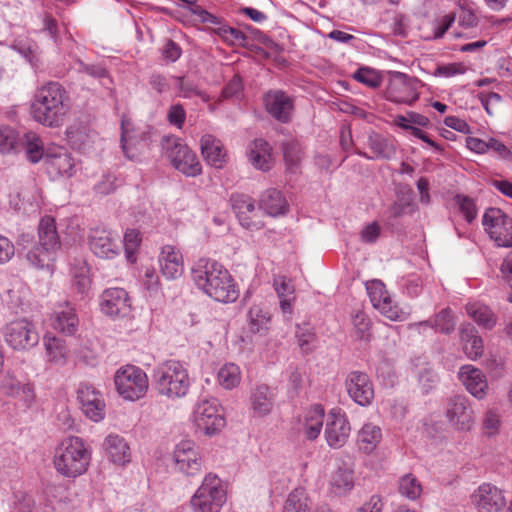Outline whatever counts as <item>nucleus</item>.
Returning a JSON list of instances; mask_svg holds the SVG:
<instances>
[{
	"label": "nucleus",
	"mask_w": 512,
	"mask_h": 512,
	"mask_svg": "<svg viewBox=\"0 0 512 512\" xmlns=\"http://www.w3.org/2000/svg\"><path fill=\"white\" fill-rule=\"evenodd\" d=\"M71 109L67 90L56 81L39 86L30 105L32 118L47 127H59Z\"/></svg>",
	"instance_id": "obj_1"
},
{
	"label": "nucleus",
	"mask_w": 512,
	"mask_h": 512,
	"mask_svg": "<svg viewBox=\"0 0 512 512\" xmlns=\"http://www.w3.org/2000/svg\"><path fill=\"white\" fill-rule=\"evenodd\" d=\"M191 275L195 285L216 301L234 302L239 296L228 270L213 259H199L192 267Z\"/></svg>",
	"instance_id": "obj_2"
},
{
	"label": "nucleus",
	"mask_w": 512,
	"mask_h": 512,
	"mask_svg": "<svg viewBox=\"0 0 512 512\" xmlns=\"http://www.w3.org/2000/svg\"><path fill=\"white\" fill-rule=\"evenodd\" d=\"M90 461V449L83 439L76 436L63 439L56 447L53 457L56 471L68 478H76L84 474Z\"/></svg>",
	"instance_id": "obj_3"
},
{
	"label": "nucleus",
	"mask_w": 512,
	"mask_h": 512,
	"mask_svg": "<svg viewBox=\"0 0 512 512\" xmlns=\"http://www.w3.org/2000/svg\"><path fill=\"white\" fill-rule=\"evenodd\" d=\"M154 383L159 394L171 399L185 396L190 387L187 369L175 360L165 361L157 367Z\"/></svg>",
	"instance_id": "obj_4"
},
{
	"label": "nucleus",
	"mask_w": 512,
	"mask_h": 512,
	"mask_svg": "<svg viewBox=\"0 0 512 512\" xmlns=\"http://www.w3.org/2000/svg\"><path fill=\"white\" fill-rule=\"evenodd\" d=\"M227 500V488L214 473H207L191 498L194 512H220Z\"/></svg>",
	"instance_id": "obj_5"
},
{
	"label": "nucleus",
	"mask_w": 512,
	"mask_h": 512,
	"mask_svg": "<svg viewBox=\"0 0 512 512\" xmlns=\"http://www.w3.org/2000/svg\"><path fill=\"white\" fill-rule=\"evenodd\" d=\"M114 383L118 394L130 401L143 398L149 387L147 374L134 365L119 368L115 373Z\"/></svg>",
	"instance_id": "obj_6"
},
{
	"label": "nucleus",
	"mask_w": 512,
	"mask_h": 512,
	"mask_svg": "<svg viewBox=\"0 0 512 512\" xmlns=\"http://www.w3.org/2000/svg\"><path fill=\"white\" fill-rule=\"evenodd\" d=\"M164 149L172 165L186 176L194 177L201 173L202 167L196 154L179 138H167Z\"/></svg>",
	"instance_id": "obj_7"
},
{
	"label": "nucleus",
	"mask_w": 512,
	"mask_h": 512,
	"mask_svg": "<svg viewBox=\"0 0 512 512\" xmlns=\"http://www.w3.org/2000/svg\"><path fill=\"white\" fill-rule=\"evenodd\" d=\"M194 423L206 435L220 432L226 425L223 408L217 399L200 401L194 410Z\"/></svg>",
	"instance_id": "obj_8"
},
{
	"label": "nucleus",
	"mask_w": 512,
	"mask_h": 512,
	"mask_svg": "<svg viewBox=\"0 0 512 512\" xmlns=\"http://www.w3.org/2000/svg\"><path fill=\"white\" fill-rule=\"evenodd\" d=\"M482 224L490 238L499 247H512V217L498 208H489Z\"/></svg>",
	"instance_id": "obj_9"
},
{
	"label": "nucleus",
	"mask_w": 512,
	"mask_h": 512,
	"mask_svg": "<svg viewBox=\"0 0 512 512\" xmlns=\"http://www.w3.org/2000/svg\"><path fill=\"white\" fill-rule=\"evenodd\" d=\"M420 82L404 73H394L388 82L386 99L397 103L412 105L419 98Z\"/></svg>",
	"instance_id": "obj_10"
},
{
	"label": "nucleus",
	"mask_w": 512,
	"mask_h": 512,
	"mask_svg": "<svg viewBox=\"0 0 512 512\" xmlns=\"http://www.w3.org/2000/svg\"><path fill=\"white\" fill-rule=\"evenodd\" d=\"M366 290L371 303L383 316L392 321H402L405 313L393 303V300L386 290L385 284L380 280H371L366 283Z\"/></svg>",
	"instance_id": "obj_11"
},
{
	"label": "nucleus",
	"mask_w": 512,
	"mask_h": 512,
	"mask_svg": "<svg viewBox=\"0 0 512 512\" xmlns=\"http://www.w3.org/2000/svg\"><path fill=\"white\" fill-rule=\"evenodd\" d=\"M470 501L478 512H502L507 505L503 491L490 483H483L475 489Z\"/></svg>",
	"instance_id": "obj_12"
},
{
	"label": "nucleus",
	"mask_w": 512,
	"mask_h": 512,
	"mask_svg": "<svg viewBox=\"0 0 512 512\" xmlns=\"http://www.w3.org/2000/svg\"><path fill=\"white\" fill-rule=\"evenodd\" d=\"M5 340L14 349H28L38 343L39 335L32 322L19 319L6 325Z\"/></svg>",
	"instance_id": "obj_13"
},
{
	"label": "nucleus",
	"mask_w": 512,
	"mask_h": 512,
	"mask_svg": "<svg viewBox=\"0 0 512 512\" xmlns=\"http://www.w3.org/2000/svg\"><path fill=\"white\" fill-rule=\"evenodd\" d=\"M173 459L176 469L187 476H195L202 470L200 451L191 440H183L176 445Z\"/></svg>",
	"instance_id": "obj_14"
},
{
	"label": "nucleus",
	"mask_w": 512,
	"mask_h": 512,
	"mask_svg": "<svg viewBox=\"0 0 512 512\" xmlns=\"http://www.w3.org/2000/svg\"><path fill=\"white\" fill-rule=\"evenodd\" d=\"M351 426L348 418L340 408L329 411L326 420L325 438L331 448L343 447L349 439Z\"/></svg>",
	"instance_id": "obj_15"
},
{
	"label": "nucleus",
	"mask_w": 512,
	"mask_h": 512,
	"mask_svg": "<svg viewBox=\"0 0 512 512\" xmlns=\"http://www.w3.org/2000/svg\"><path fill=\"white\" fill-rule=\"evenodd\" d=\"M231 202L232 208L243 227L250 230H258L263 227L264 223L255 207L253 198L245 194H234L231 197Z\"/></svg>",
	"instance_id": "obj_16"
},
{
	"label": "nucleus",
	"mask_w": 512,
	"mask_h": 512,
	"mask_svg": "<svg viewBox=\"0 0 512 512\" xmlns=\"http://www.w3.org/2000/svg\"><path fill=\"white\" fill-rule=\"evenodd\" d=\"M77 398L83 413L92 421L99 422L105 416V402L102 394L89 384H81Z\"/></svg>",
	"instance_id": "obj_17"
},
{
	"label": "nucleus",
	"mask_w": 512,
	"mask_h": 512,
	"mask_svg": "<svg viewBox=\"0 0 512 512\" xmlns=\"http://www.w3.org/2000/svg\"><path fill=\"white\" fill-rule=\"evenodd\" d=\"M348 395L359 405L367 406L374 398V388L369 376L361 371H352L345 381Z\"/></svg>",
	"instance_id": "obj_18"
},
{
	"label": "nucleus",
	"mask_w": 512,
	"mask_h": 512,
	"mask_svg": "<svg viewBox=\"0 0 512 512\" xmlns=\"http://www.w3.org/2000/svg\"><path fill=\"white\" fill-rule=\"evenodd\" d=\"M100 305L109 316H125L131 309L128 293L122 288L106 289L101 295Z\"/></svg>",
	"instance_id": "obj_19"
},
{
	"label": "nucleus",
	"mask_w": 512,
	"mask_h": 512,
	"mask_svg": "<svg viewBox=\"0 0 512 512\" xmlns=\"http://www.w3.org/2000/svg\"><path fill=\"white\" fill-rule=\"evenodd\" d=\"M324 416L325 410L322 405L311 406L299 419L298 433L306 440H315L322 431Z\"/></svg>",
	"instance_id": "obj_20"
},
{
	"label": "nucleus",
	"mask_w": 512,
	"mask_h": 512,
	"mask_svg": "<svg viewBox=\"0 0 512 512\" xmlns=\"http://www.w3.org/2000/svg\"><path fill=\"white\" fill-rule=\"evenodd\" d=\"M90 268L86 262H81L73 267L70 298L74 303L84 302L90 298L91 293Z\"/></svg>",
	"instance_id": "obj_21"
},
{
	"label": "nucleus",
	"mask_w": 512,
	"mask_h": 512,
	"mask_svg": "<svg viewBox=\"0 0 512 512\" xmlns=\"http://www.w3.org/2000/svg\"><path fill=\"white\" fill-rule=\"evenodd\" d=\"M51 327L66 335H73L78 329L79 318L75 308L66 302L65 305H59L50 315Z\"/></svg>",
	"instance_id": "obj_22"
},
{
	"label": "nucleus",
	"mask_w": 512,
	"mask_h": 512,
	"mask_svg": "<svg viewBox=\"0 0 512 512\" xmlns=\"http://www.w3.org/2000/svg\"><path fill=\"white\" fill-rule=\"evenodd\" d=\"M459 379L467 391L478 399H483L488 390V382L485 374L473 365H464L458 373Z\"/></svg>",
	"instance_id": "obj_23"
},
{
	"label": "nucleus",
	"mask_w": 512,
	"mask_h": 512,
	"mask_svg": "<svg viewBox=\"0 0 512 512\" xmlns=\"http://www.w3.org/2000/svg\"><path fill=\"white\" fill-rule=\"evenodd\" d=\"M159 265L162 274L168 279L180 277L184 269L183 256L180 250L173 245L162 247L159 255Z\"/></svg>",
	"instance_id": "obj_24"
},
{
	"label": "nucleus",
	"mask_w": 512,
	"mask_h": 512,
	"mask_svg": "<svg viewBox=\"0 0 512 512\" xmlns=\"http://www.w3.org/2000/svg\"><path fill=\"white\" fill-rule=\"evenodd\" d=\"M447 417L461 430H470L473 424V412L468 400L463 396L451 398L447 406Z\"/></svg>",
	"instance_id": "obj_25"
},
{
	"label": "nucleus",
	"mask_w": 512,
	"mask_h": 512,
	"mask_svg": "<svg viewBox=\"0 0 512 512\" xmlns=\"http://www.w3.org/2000/svg\"><path fill=\"white\" fill-rule=\"evenodd\" d=\"M88 243L92 252L101 258H111L118 251L117 244L105 229H92L88 237Z\"/></svg>",
	"instance_id": "obj_26"
},
{
	"label": "nucleus",
	"mask_w": 512,
	"mask_h": 512,
	"mask_svg": "<svg viewBox=\"0 0 512 512\" xmlns=\"http://www.w3.org/2000/svg\"><path fill=\"white\" fill-rule=\"evenodd\" d=\"M267 111L277 120L287 122L293 109L292 99L284 92H268L264 97Z\"/></svg>",
	"instance_id": "obj_27"
},
{
	"label": "nucleus",
	"mask_w": 512,
	"mask_h": 512,
	"mask_svg": "<svg viewBox=\"0 0 512 512\" xmlns=\"http://www.w3.org/2000/svg\"><path fill=\"white\" fill-rule=\"evenodd\" d=\"M201 153L207 163L216 168H222L227 161V153L223 144L210 134L201 138Z\"/></svg>",
	"instance_id": "obj_28"
},
{
	"label": "nucleus",
	"mask_w": 512,
	"mask_h": 512,
	"mask_svg": "<svg viewBox=\"0 0 512 512\" xmlns=\"http://www.w3.org/2000/svg\"><path fill=\"white\" fill-rule=\"evenodd\" d=\"M46 359L49 363L57 366L66 364L69 357V350L63 339L46 333L43 338Z\"/></svg>",
	"instance_id": "obj_29"
},
{
	"label": "nucleus",
	"mask_w": 512,
	"mask_h": 512,
	"mask_svg": "<svg viewBox=\"0 0 512 512\" xmlns=\"http://www.w3.org/2000/svg\"><path fill=\"white\" fill-rule=\"evenodd\" d=\"M103 446L113 463L125 465L130 462V448L123 437L110 434L106 437Z\"/></svg>",
	"instance_id": "obj_30"
},
{
	"label": "nucleus",
	"mask_w": 512,
	"mask_h": 512,
	"mask_svg": "<svg viewBox=\"0 0 512 512\" xmlns=\"http://www.w3.org/2000/svg\"><path fill=\"white\" fill-rule=\"evenodd\" d=\"M39 245L58 251L61 248L55 219L49 215L41 218L38 226Z\"/></svg>",
	"instance_id": "obj_31"
},
{
	"label": "nucleus",
	"mask_w": 512,
	"mask_h": 512,
	"mask_svg": "<svg viewBox=\"0 0 512 512\" xmlns=\"http://www.w3.org/2000/svg\"><path fill=\"white\" fill-rule=\"evenodd\" d=\"M382 441V430L373 423H366L358 431L357 446L365 454H371Z\"/></svg>",
	"instance_id": "obj_32"
},
{
	"label": "nucleus",
	"mask_w": 512,
	"mask_h": 512,
	"mask_svg": "<svg viewBox=\"0 0 512 512\" xmlns=\"http://www.w3.org/2000/svg\"><path fill=\"white\" fill-rule=\"evenodd\" d=\"M250 401L254 414L265 416L272 411L274 395L267 385L262 384L252 390Z\"/></svg>",
	"instance_id": "obj_33"
},
{
	"label": "nucleus",
	"mask_w": 512,
	"mask_h": 512,
	"mask_svg": "<svg viewBox=\"0 0 512 512\" xmlns=\"http://www.w3.org/2000/svg\"><path fill=\"white\" fill-rule=\"evenodd\" d=\"M249 160L255 168L269 170L273 163L269 144L263 139H256L250 147Z\"/></svg>",
	"instance_id": "obj_34"
},
{
	"label": "nucleus",
	"mask_w": 512,
	"mask_h": 512,
	"mask_svg": "<svg viewBox=\"0 0 512 512\" xmlns=\"http://www.w3.org/2000/svg\"><path fill=\"white\" fill-rule=\"evenodd\" d=\"M271 326V314L261 305H253L247 314V327L253 334H265Z\"/></svg>",
	"instance_id": "obj_35"
},
{
	"label": "nucleus",
	"mask_w": 512,
	"mask_h": 512,
	"mask_svg": "<svg viewBox=\"0 0 512 512\" xmlns=\"http://www.w3.org/2000/svg\"><path fill=\"white\" fill-rule=\"evenodd\" d=\"M354 487V471L347 467H339L332 472L329 480L330 492L335 495H344Z\"/></svg>",
	"instance_id": "obj_36"
},
{
	"label": "nucleus",
	"mask_w": 512,
	"mask_h": 512,
	"mask_svg": "<svg viewBox=\"0 0 512 512\" xmlns=\"http://www.w3.org/2000/svg\"><path fill=\"white\" fill-rule=\"evenodd\" d=\"M260 208L270 216H278L287 212L288 203L280 191L269 189L260 199Z\"/></svg>",
	"instance_id": "obj_37"
},
{
	"label": "nucleus",
	"mask_w": 512,
	"mask_h": 512,
	"mask_svg": "<svg viewBox=\"0 0 512 512\" xmlns=\"http://www.w3.org/2000/svg\"><path fill=\"white\" fill-rule=\"evenodd\" d=\"M461 339L464 342L463 350L468 358L475 360L483 354V340L476 334L475 328L471 325L461 330Z\"/></svg>",
	"instance_id": "obj_38"
},
{
	"label": "nucleus",
	"mask_w": 512,
	"mask_h": 512,
	"mask_svg": "<svg viewBox=\"0 0 512 512\" xmlns=\"http://www.w3.org/2000/svg\"><path fill=\"white\" fill-rule=\"evenodd\" d=\"M56 253V251L38 244L27 253L26 258L36 268H47L53 271Z\"/></svg>",
	"instance_id": "obj_39"
},
{
	"label": "nucleus",
	"mask_w": 512,
	"mask_h": 512,
	"mask_svg": "<svg viewBox=\"0 0 512 512\" xmlns=\"http://www.w3.org/2000/svg\"><path fill=\"white\" fill-rule=\"evenodd\" d=\"M467 314L480 326L492 329L496 324V316L491 309L482 303L474 302L466 305Z\"/></svg>",
	"instance_id": "obj_40"
},
{
	"label": "nucleus",
	"mask_w": 512,
	"mask_h": 512,
	"mask_svg": "<svg viewBox=\"0 0 512 512\" xmlns=\"http://www.w3.org/2000/svg\"><path fill=\"white\" fill-rule=\"evenodd\" d=\"M368 147L371 155H363L369 159L390 158L395 153L393 144L377 133L369 136Z\"/></svg>",
	"instance_id": "obj_41"
},
{
	"label": "nucleus",
	"mask_w": 512,
	"mask_h": 512,
	"mask_svg": "<svg viewBox=\"0 0 512 512\" xmlns=\"http://www.w3.org/2000/svg\"><path fill=\"white\" fill-rule=\"evenodd\" d=\"M283 512H311L310 499L303 488H296L288 495Z\"/></svg>",
	"instance_id": "obj_42"
},
{
	"label": "nucleus",
	"mask_w": 512,
	"mask_h": 512,
	"mask_svg": "<svg viewBox=\"0 0 512 512\" xmlns=\"http://www.w3.org/2000/svg\"><path fill=\"white\" fill-rule=\"evenodd\" d=\"M22 148H25L27 158L32 163L39 162L43 157L44 144L35 132H28L22 136Z\"/></svg>",
	"instance_id": "obj_43"
},
{
	"label": "nucleus",
	"mask_w": 512,
	"mask_h": 512,
	"mask_svg": "<svg viewBox=\"0 0 512 512\" xmlns=\"http://www.w3.org/2000/svg\"><path fill=\"white\" fill-rule=\"evenodd\" d=\"M22 148V137L8 126L0 127V152L3 154L18 152Z\"/></svg>",
	"instance_id": "obj_44"
},
{
	"label": "nucleus",
	"mask_w": 512,
	"mask_h": 512,
	"mask_svg": "<svg viewBox=\"0 0 512 512\" xmlns=\"http://www.w3.org/2000/svg\"><path fill=\"white\" fill-rule=\"evenodd\" d=\"M217 381L225 389H233L241 382V370L234 363L224 364L217 373Z\"/></svg>",
	"instance_id": "obj_45"
},
{
	"label": "nucleus",
	"mask_w": 512,
	"mask_h": 512,
	"mask_svg": "<svg viewBox=\"0 0 512 512\" xmlns=\"http://www.w3.org/2000/svg\"><path fill=\"white\" fill-rule=\"evenodd\" d=\"M398 491L408 499L415 500L422 494V485L413 474H406L399 480Z\"/></svg>",
	"instance_id": "obj_46"
},
{
	"label": "nucleus",
	"mask_w": 512,
	"mask_h": 512,
	"mask_svg": "<svg viewBox=\"0 0 512 512\" xmlns=\"http://www.w3.org/2000/svg\"><path fill=\"white\" fill-rule=\"evenodd\" d=\"M50 169L61 176L70 177L74 170V160L67 152L54 155L49 161Z\"/></svg>",
	"instance_id": "obj_47"
},
{
	"label": "nucleus",
	"mask_w": 512,
	"mask_h": 512,
	"mask_svg": "<svg viewBox=\"0 0 512 512\" xmlns=\"http://www.w3.org/2000/svg\"><path fill=\"white\" fill-rule=\"evenodd\" d=\"M354 336L357 340L369 342L371 340V321L364 312H357L353 316Z\"/></svg>",
	"instance_id": "obj_48"
},
{
	"label": "nucleus",
	"mask_w": 512,
	"mask_h": 512,
	"mask_svg": "<svg viewBox=\"0 0 512 512\" xmlns=\"http://www.w3.org/2000/svg\"><path fill=\"white\" fill-rule=\"evenodd\" d=\"M191 13L197 17V20L206 25L205 29L217 35V28L224 27L223 19L211 14L203 7L191 8Z\"/></svg>",
	"instance_id": "obj_49"
},
{
	"label": "nucleus",
	"mask_w": 512,
	"mask_h": 512,
	"mask_svg": "<svg viewBox=\"0 0 512 512\" xmlns=\"http://www.w3.org/2000/svg\"><path fill=\"white\" fill-rule=\"evenodd\" d=\"M283 153L287 168L294 172L303 157V150L297 141H290L284 144Z\"/></svg>",
	"instance_id": "obj_50"
},
{
	"label": "nucleus",
	"mask_w": 512,
	"mask_h": 512,
	"mask_svg": "<svg viewBox=\"0 0 512 512\" xmlns=\"http://www.w3.org/2000/svg\"><path fill=\"white\" fill-rule=\"evenodd\" d=\"M130 121L123 118L121 121V146L127 158L134 160L139 156V149L136 147L135 140L129 135Z\"/></svg>",
	"instance_id": "obj_51"
},
{
	"label": "nucleus",
	"mask_w": 512,
	"mask_h": 512,
	"mask_svg": "<svg viewBox=\"0 0 512 512\" xmlns=\"http://www.w3.org/2000/svg\"><path fill=\"white\" fill-rule=\"evenodd\" d=\"M217 36L230 46H244L247 40L246 35L242 31L227 24L224 27L217 28Z\"/></svg>",
	"instance_id": "obj_52"
},
{
	"label": "nucleus",
	"mask_w": 512,
	"mask_h": 512,
	"mask_svg": "<svg viewBox=\"0 0 512 512\" xmlns=\"http://www.w3.org/2000/svg\"><path fill=\"white\" fill-rule=\"evenodd\" d=\"M141 234L136 229H127L124 235V249L126 258L130 263H134L137 259L136 252L141 244Z\"/></svg>",
	"instance_id": "obj_53"
},
{
	"label": "nucleus",
	"mask_w": 512,
	"mask_h": 512,
	"mask_svg": "<svg viewBox=\"0 0 512 512\" xmlns=\"http://www.w3.org/2000/svg\"><path fill=\"white\" fill-rule=\"evenodd\" d=\"M431 327L441 333L449 334L454 330L455 321L452 311L449 308L441 310L435 317Z\"/></svg>",
	"instance_id": "obj_54"
},
{
	"label": "nucleus",
	"mask_w": 512,
	"mask_h": 512,
	"mask_svg": "<svg viewBox=\"0 0 512 512\" xmlns=\"http://www.w3.org/2000/svg\"><path fill=\"white\" fill-rule=\"evenodd\" d=\"M459 211L468 223H472L477 217V207L475 201L465 195L458 194L454 197Z\"/></svg>",
	"instance_id": "obj_55"
},
{
	"label": "nucleus",
	"mask_w": 512,
	"mask_h": 512,
	"mask_svg": "<svg viewBox=\"0 0 512 512\" xmlns=\"http://www.w3.org/2000/svg\"><path fill=\"white\" fill-rule=\"evenodd\" d=\"M353 78L370 87V88H377L381 85L382 77L378 72H376L374 69H371L369 67H361L359 68L354 74Z\"/></svg>",
	"instance_id": "obj_56"
},
{
	"label": "nucleus",
	"mask_w": 512,
	"mask_h": 512,
	"mask_svg": "<svg viewBox=\"0 0 512 512\" xmlns=\"http://www.w3.org/2000/svg\"><path fill=\"white\" fill-rule=\"evenodd\" d=\"M142 285L149 295H157L160 291V278L153 267H146L142 276Z\"/></svg>",
	"instance_id": "obj_57"
},
{
	"label": "nucleus",
	"mask_w": 512,
	"mask_h": 512,
	"mask_svg": "<svg viewBox=\"0 0 512 512\" xmlns=\"http://www.w3.org/2000/svg\"><path fill=\"white\" fill-rule=\"evenodd\" d=\"M297 338L299 346L304 353L312 351V344L316 341V334L312 328L307 325L303 327L298 326Z\"/></svg>",
	"instance_id": "obj_58"
},
{
	"label": "nucleus",
	"mask_w": 512,
	"mask_h": 512,
	"mask_svg": "<svg viewBox=\"0 0 512 512\" xmlns=\"http://www.w3.org/2000/svg\"><path fill=\"white\" fill-rule=\"evenodd\" d=\"M68 141L78 148L85 144L88 134L84 126H70L66 131Z\"/></svg>",
	"instance_id": "obj_59"
},
{
	"label": "nucleus",
	"mask_w": 512,
	"mask_h": 512,
	"mask_svg": "<svg viewBox=\"0 0 512 512\" xmlns=\"http://www.w3.org/2000/svg\"><path fill=\"white\" fill-rule=\"evenodd\" d=\"M500 425L501 422L499 414L494 410L487 411L483 419V429L485 433L489 436L497 434Z\"/></svg>",
	"instance_id": "obj_60"
},
{
	"label": "nucleus",
	"mask_w": 512,
	"mask_h": 512,
	"mask_svg": "<svg viewBox=\"0 0 512 512\" xmlns=\"http://www.w3.org/2000/svg\"><path fill=\"white\" fill-rule=\"evenodd\" d=\"M167 117L170 124L182 128L186 119L185 109L181 104H174L169 108Z\"/></svg>",
	"instance_id": "obj_61"
},
{
	"label": "nucleus",
	"mask_w": 512,
	"mask_h": 512,
	"mask_svg": "<svg viewBox=\"0 0 512 512\" xmlns=\"http://www.w3.org/2000/svg\"><path fill=\"white\" fill-rule=\"evenodd\" d=\"M467 68L463 63H448L440 65L436 69V74L444 77H452L455 75L464 74Z\"/></svg>",
	"instance_id": "obj_62"
},
{
	"label": "nucleus",
	"mask_w": 512,
	"mask_h": 512,
	"mask_svg": "<svg viewBox=\"0 0 512 512\" xmlns=\"http://www.w3.org/2000/svg\"><path fill=\"white\" fill-rule=\"evenodd\" d=\"M24 383L18 381L14 376L7 375L3 378L0 389L7 396L14 397Z\"/></svg>",
	"instance_id": "obj_63"
},
{
	"label": "nucleus",
	"mask_w": 512,
	"mask_h": 512,
	"mask_svg": "<svg viewBox=\"0 0 512 512\" xmlns=\"http://www.w3.org/2000/svg\"><path fill=\"white\" fill-rule=\"evenodd\" d=\"M79 72L86 73L94 78L102 79L108 76L107 69L100 64H85L83 61H78Z\"/></svg>",
	"instance_id": "obj_64"
}]
</instances>
